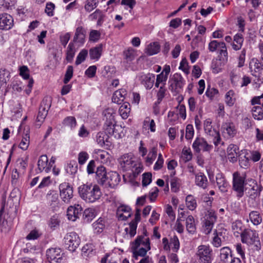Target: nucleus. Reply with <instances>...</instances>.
I'll use <instances>...</instances> for the list:
<instances>
[{
    "label": "nucleus",
    "instance_id": "obj_1",
    "mask_svg": "<svg viewBox=\"0 0 263 263\" xmlns=\"http://www.w3.org/2000/svg\"><path fill=\"white\" fill-rule=\"evenodd\" d=\"M78 193L81 198L88 203H93L98 200L102 195L99 186L91 183L80 185L78 187Z\"/></svg>",
    "mask_w": 263,
    "mask_h": 263
},
{
    "label": "nucleus",
    "instance_id": "obj_2",
    "mask_svg": "<svg viewBox=\"0 0 263 263\" xmlns=\"http://www.w3.org/2000/svg\"><path fill=\"white\" fill-rule=\"evenodd\" d=\"M248 179L245 173H240L236 171L232 175V190L236 193L238 199L244 196L245 187L247 184Z\"/></svg>",
    "mask_w": 263,
    "mask_h": 263
},
{
    "label": "nucleus",
    "instance_id": "obj_3",
    "mask_svg": "<svg viewBox=\"0 0 263 263\" xmlns=\"http://www.w3.org/2000/svg\"><path fill=\"white\" fill-rule=\"evenodd\" d=\"M131 249L134 256H144L151 249L149 238L146 236H139L132 242Z\"/></svg>",
    "mask_w": 263,
    "mask_h": 263
},
{
    "label": "nucleus",
    "instance_id": "obj_4",
    "mask_svg": "<svg viewBox=\"0 0 263 263\" xmlns=\"http://www.w3.org/2000/svg\"><path fill=\"white\" fill-rule=\"evenodd\" d=\"M241 241L242 243L249 246L254 245V249L259 251L261 249V244L257 232L251 229H246L240 235Z\"/></svg>",
    "mask_w": 263,
    "mask_h": 263
},
{
    "label": "nucleus",
    "instance_id": "obj_5",
    "mask_svg": "<svg viewBox=\"0 0 263 263\" xmlns=\"http://www.w3.org/2000/svg\"><path fill=\"white\" fill-rule=\"evenodd\" d=\"M164 68L163 69L161 73L157 76L156 81L155 83V87L159 88V89L157 92L158 100L155 103L154 106V112L157 115L159 114L160 110L158 105L160 103L163 98L164 97V76L163 72Z\"/></svg>",
    "mask_w": 263,
    "mask_h": 263
},
{
    "label": "nucleus",
    "instance_id": "obj_6",
    "mask_svg": "<svg viewBox=\"0 0 263 263\" xmlns=\"http://www.w3.org/2000/svg\"><path fill=\"white\" fill-rule=\"evenodd\" d=\"M196 255L199 263H212L213 259V250L209 246H199Z\"/></svg>",
    "mask_w": 263,
    "mask_h": 263
},
{
    "label": "nucleus",
    "instance_id": "obj_7",
    "mask_svg": "<svg viewBox=\"0 0 263 263\" xmlns=\"http://www.w3.org/2000/svg\"><path fill=\"white\" fill-rule=\"evenodd\" d=\"M20 199L18 189H14L11 192L7 203L5 205L8 211V214H10L12 217H14L16 215L17 206L19 203Z\"/></svg>",
    "mask_w": 263,
    "mask_h": 263
},
{
    "label": "nucleus",
    "instance_id": "obj_8",
    "mask_svg": "<svg viewBox=\"0 0 263 263\" xmlns=\"http://www.w3.org/2000/svg\"><path fill=\"white\" fill-rule=\"evenodd\" d=\"M185 84V80L181 74L175 73L171 76L168 81V88L173 92L180 93Z\"/></svg>",
    "mask_w": 263,
    "mask_h": 263
},
{
    "label": "nucleus",
    "instance_id": "obj_9",
    "mask_svg": "<svg viewBox=\"0 0 263 263\" xmlns=\"http://www.w3.org/2000/svg\"><path fill=\"white\" fill-rule=\"evenodd\" d=\"M204 218L202 224L203 232L205 234H209L211 232L217 217L215 212L210 210L208 211Z\"/></svg>",
    "mask_w": 263,
    "mask_h": 263
},
{
    "label": "nucleus",
    "instance_id": "obj_10",
    "mask_svg": "<svg viewBox=\"0 0 263 263\" xmlns=\"http://www.w3.org/2000/svg\"><path fill=\"white\" fill-rule=\"evenodd\" d=\"M65 247L69 251L73 252L80 243V239L75 232L67 233L64 238Z\"/></svg>",
    "mask_w": 263,
    "mask_h": 263
},
{
    "label": "nucleus",
    "instance_id": "obj_11",
    "mask_svg": "<svg viewBox=\"0 0 263 263\" xmlns=\"http://www.w3.org/2000/svg\"><path fill=\"white\" fill-rule=\"evenodd\" d=\"M248 182L250 183V189L247 192V196L252 200H255L260 197L263 187L260 184H258L255 179H248Z\"/></svg>",
    "mask_w": 263,
    "mask_h": 263
},
{
    "label": "nucleus",
    "instance_id": "obj_12",
    "mask_svg": "<svg viewBox=\"0 0 263 263\" xmlns=\"http://www.w3.org/2000/svg\"><path fill=\"white\" fill-rule=\"evenodd\" d=\"M120 166L124 172L130 171L136 165V161L132 157V155L128 154H124L118 159Z\"/></svg>",
    "mask_w": 263,
    "mask_h": 263
},
{
    "label": "nucleus",
    "instance_id": "obj_13",
    "mask_svg": "<svg viewBox=\"0 0 263 263\" xmlns=\"http://www.w3.org/2000/svg\"><path fill=\"white\" fill-rule=\"evenodd\" d=\"M192 147L195 153H199L201 151L210 152L213 146L209 144L204 138L197 137L193 142Z\"/></svg>",
    "mask_w": 263,
    "mask_h": 263
},
{
    "label": "nucleus",
    "instance_id": "obj_14",
    "mask_svg": "<svg viewBox=\"0 0 263 263\" xmlns=\"http://www.w3.org/2000/svg\"><path fill=\"white\" fill-rule=\"evenodd\" d=\"M60 197L62 200L66 203H69L73 197V190L69 184L64 182L59 185Z\"/></svg>",
    "mask_w": 263,
    "mask_h": 263
},
{
    "label": "nucleus",
    "instance_id": "obj_15",
    "mask_svg": "<svg viewBox=\"0 0 263 263\" xmlns=\"http://www.w3.org/2000/svg\"><path fill=\"white\" fill-rule=\"evenodd\" d=\"M46 256L50 263L61 262L63 259L62 251L60 248L48 249L46 251Z\"/></svg>",
    "mask_w": 263,
    "mask_h": 263
},
{
    "label": "nucleus",
    "instance_id": "obj_16",
    "mask_svg": "<svg viewBox=\"0 0 263 263\" xmlns=\"http://www.w3.org/2000/svg\"><path fill=\"white\" fill-rule=\"evenodd\" d=\"M221 129L222 136L226 139L233 138L237 134V129L232 122H226L223 124Z\"/></svg>",
    "mask_w": 263,
    "mask_h": 263
},
{
    "label": "nucleus",
    "instance_id": "obj_17",
    "mask_svg": "<svg viewBox=\"0 0 263 263\" xmlns=\"http://www.w3.org/2000/svg\"><path fill=\"white\" fill-rule=\"evenodd\" d=\"M180 247L178 236L175 234L168 239L165 238V250H169L173 252L177 253Z\"/></svg>",
    "mask_w": 263,
    "mask_h": 263
},
{
    "label": "nucleus",
    "instance_id": "obj_18",
    "mask_svg": "<svg viewBox=\"0 0 263 263\" xmlns=\"http://www.w3.org/2000/svg\"><path fill=\"white\" fill-rule=\"evenodd\" d=\"M217 185L221 193H226L230 188V185L225 176L222 173H218L216 176Z\"/></svg>",
    "mask_w": 263,
    "mask_h": 263
},
{
    "label": "nucleus",
    "instance_id": "obj_19",
    "mask_svg": "<svg viewBox=\"0 0 263 263\" xmlns=\"http://www.w3.org/2000/svg\"><path fill=\"white\" fill-rule=\"evenodd\" d=\"M12 17L7 13L0 14V29L9 30L13 26Z\"/></svg>",
    "mask_w": 263,
    "mask_h": 263
},
{
    "label": "nucleus",
    "instance_id": "obj_20",
    "mask_svg": "<svg viewBox=\"0 0 263 263\" xmlns=\"http://www.w3.org/2000/svg\"><path fill=\"white\" fill-rule=\"evenodd\" d=\"M252 65L254 67V71L251 70L252 72V74L254 76L256 77L255 73L259 72L261 70H263V54L261 55L259 58H253L251 59L250 62V68H252Z\"/></svg>",
    "mask_w": 263,
    "mask_h": 263
},
{
    "label": "nucleus",
    "instance_id": "obj_21",
    "mask_svg": "<svg viewBox=\"0 0 263 263\" xmlns=\"http://www.w3.org/2000/svg\"><path fill=\"white\" fill-rule=\"evenodd\" d=\"M108 181L106 182L105 187L114 188L121 180L119 174L116 172L110 171L108 173Z\"/></svg>",
    "mask_w": 263,
    "mask_h": 263
},
{
    "label": "nucleus",
    "instance_id": "obj_22",
    "mask_svg": "<svg viewBox=\"0 0 263 263\" xmlns=\"http://www.w3.org/2000/svg\"><path fill=\"white\" fill-rule=\"evenodd\" d=\"M81 211L82 208L79 204L74 206H69L67 211L68 219L73 221H76L77 218H79V216L81 214Z\"/></svg>",
    "mask_w": 263,
    "mask_h": 263
},
{
    "label": "nucleus",
    "instance_id": "obj_23",
    "mask_svg": "<svg viewBox=\"0 0 263 263\" xmlns=\"http://www.w3.org/2000/svg\"><path fill=\"white\" fill-rule=\"evenodd\" d=\"M227 155L228 158L231 162H235L237 160V158L239 157V147L237 145L231 144L227 148Z\"/></svg>",
    "mask_w": 263,
    "mask_h": 263
},
{
    "label": "nucleus",
    "instance_id": "obj_24",
    "mask_svg": "<svg viewBox=\"0 0 263 263\" xmlns=\"http://www.w3.org/2000/svg\"><path fill=\"white\" fill-rule=\"evenodd\" d=\"M231 249L228 247H224L220 250L219 258L222 263H229L233 258Z\"/></svg>",
    "mask_w": 263,
    "mask_h": 263
},
{
    "label": "nucleus",
    "instance_id": "obj_25",
    "mask_svg": "<svg viewBox=\"0 0 263 263\" xmlns=\"http://www.w3.org/2000/svg\"><path fill=\"white\" fill-rule=\"evenodd\" d=\"M96 179L99 184L104 186L105 187L106 176H108V173L106 172L104 166H100L97 167L96 172Z\"/></svg>",
    "mask_w": 263,
    "mask_h": 263
},
{
    "label": "nucleus",
    "instance_id": "obj_26",
    "mask_svg": "<svg viewBox=\"0 0 263 263\" xmlns=\"http://www.w3.org/2000/svg\"><path fill=\"white\" fill-rule=\"evenodd\" d=\"M195 183L198 187L205 189L208 186V181L206 176L202 172H199L195 174Z\"/></svg>",
    "mask_w": 263,
    "mask_h": 263
},
{
    "label": "nucleus",
    "instance_id": "obj_27",
    "mask_svg": "<svg viewBox=\"0 0 263 263\" xmlns=\"http://www.w3.org/2000/svg\"><path fill=\"white\" fill-rule=\"evenodd\" d=\"M86 32V30L82 26L77 28L72 42L78 43L80 46L82 45L85 42Z\"/></svg>",
    "mask_w": 263,
    "mask_h": 263
},
{
    "label": "nucleus",
    "instance_id": "obj_28",
    "mask_svg": "<svg viewBox=\"0 0 263 263\" xmlns=\"http://www.w3.org/2000/svg\"><path fill=\"white\" fill-rule=\"evenodd\" d=\"M250 158L249 152L247 149L241 151V154L239 155V163L241 167L247 168L250 166Z\"/></svg>",
    "mask_w": 263,
    "mask_h": 263
},
{
    "label": "nucleus",
    "instance_id": "obj_29",
    "mask_svg": "<svg viewBox=\"0 0 263 263\" xmlns=\"http://www.w3.org/2000/svg\"><path fill=\"white\" fill-rule=\"evenodd\" d=\"M237 94L233 89L228 91L224 96V102L227 106L232 107L236 102Z\"/></svg>",
    "mask_w": 263,
    "mask_h": 263
},
{
    "label": "nucleus",
    "instance_id": "obj_30",
    "mask_svg": "<svg viewBox=\"0 0 263 263\" xmlns=\"http://www.w3.org/2000/svg\"><path fill=\"white\" fill-rule=\"evenodd\" d=\"M250 221L254 226H258L262 222V217L257 211H251L249 214V219L247 222Z\"/></svg>",
    "mask_w": 263,
    "mask_h": 263
},
{
    "label": "nucleus",
    "instance_id": "obj_31",
    "mask_svg": "<svg viewBox=\"0 0 263 263\" xmlns=\"http://www.w3.org/2000/svg\"><path fill=\"white\" fill-rule=\"evenodd\" d=\"M48 162V159L46 155H43L40 157L37 162V166L41 172L44 170L46 173H48L50 171Z\"/></svg>",
    "mask_w": 263,
    "mask_h": 263
},
{
    "label": "nucleus",
    "instance_id": "obj_32",
    "mask_svg": "<svg viewBox=\"0 0 263 263\" xmlns=\"http://www.w3.org/2000/svg\"><path fill=\"white\" fill-rule=\"evenodd\" d=\"M155 79V75L151 73L141 76V82L146 89H151L152 87Z\"/></svg>",
    "mask_w": 263,
    "mask_h": 263
},
{
    "label": "nucleus",
    "instance_id": "obj_33",
    "mask_svg": "<svg viewBox=\"0 0 263 263\" xmlns=\"http://www.w3.org/2000/svg\"><path fill=\"white\" fill-rule=\"evenodd\" d=\"M213 235L214 236L211 241L212 245L214 247H220L222 243V238L224 239V236L222 231L215 230L214 231Z\"/></svg>",
    "mask_w": 263,
    "mask_h": 263
},
{
    "label": "nucleus",
    "instance_id": "obj_34",
    "mask_svg": "<svg viewBox=\"0 0 263 263\" xmlns=\"http://www.w3.org/2000/svg\"><path fill=\"white\" fill-rule=\"evenodd\" d=\"M96 213L94 209L88 208L83 213V220L85 223H89L96 217Z\"/></svg>",
    "mask_w": 263,
    "mask_h": 263
},
{
    "label": "nucleus",
    "instance_id": "obj_35",
    "mask_svg": "<svg viewBox=\"0 0 263 263\" xmlns=\"http://www.w3.org/2000/svg\"><path fill=\"white\" fill-rule=\"evenodd\" d=\"M233 39L234 41L232 44V48L235 51L240 50L242 47L244 41L242 34L238 33L234 36Z\"/></svg>",
    "mask_w": 263,
    "mask_h": 263
},
{
    "label": "nucleus",
    "instance_id": "obj_36",
    "mask_svg": "<svg viewBox=\"0 0 263 263\" xmlns=\"http://www.w3.org/2000/svg\"><path fill=\"white\" fill-rule=\"evenodd\" d=\"M76 51L77 49L75 47L74 43L71 42L68 44L66 52V60L68 62H72Z\"/></svg>",
    "mask_w": 263,
    "mask_h": 263
},
{
    "label": "nucleus",
    "instance_id": "obj_37",
    "mask_svg": "<svg viewBox=\"0 0 263 263\" xmlns=\"http://www.w3.org/2000/svg\"><path fill=\"white\" fill-rule=\"evenodd\" d=\"M103 48L102 44H99L97 46L91 48L89 50V55L91 59L98 60L101 55Z\"/></svg>",
    "mask_w": 263,
    "mask_h": 263
},
{
    "label": "nucleus",
    "instance_id": "obj_38",
    "mask_svg": "<svg viewBox=\"0 0 263 263\" xmlns=\"http://www.w3.org/2000/svg\"><path fill=\"white\" fill-rule=\"evenodd\" d=\"M186 229L189 233L194 234L196 230L195 219L193 216L189 215L186 218Z\"/></svg>",
    "mask_w": 263,
    "mask_h": 263
},
{
    "label": "nucleus",
    "instance_id": "obj_39",
    "mask_svg": "<svg viewBox=\"0 0 263 263\" xmlns=\"http://www.w3.org/2000/svg\"><path fill=\"white\" fill-rule=\"evenodd\" d=\"M126 91L123 89L116 91L112 97V101L117 104H121L124 100Z\"/></svg>",
    "mask_w": 263,
    "mask_h": 263
},
{
    "label": "nucleus",
    "instance_id": "obj_40",
    "mask_svg": "<svg viewBox=\"0 0 263 263\" xmlns=\"http://www.w3.org/2000/svg\"><path fill=\"white\" fill-rule=\"evenodd\" d=\"M185 204L189 210L191 211L195 210L197 206L196 198L192 195H187L185 198Z\"/></svg>",
    "mask_w": 263,
    "mask_h": 263
},
{
    "label": "nucleus",
    "instance_id": "obj_41",
    "mask_svg": "<svg viewBox=\"0 0 263 263\" xmlns=\"http://www.w3.org/2000/svg\"><path fill=\"white\" fill-rule=\"evenodd\" d=\"M232 230L234 231V234L237 233L241 235V234L243 233L245 229V225L240 220H236L232 223Z\"/></svg>",
    "mask_w": 263,
    "mask_h": 263
},
{
    "label": "nucleus",
    "instance_id": "obj_42",
    "mask_svg": "<svg viewBox=\"0 0 263 263\" xmlns=\"http://www.w3.org/2000/svg\"><path fill=\"white\" fill-rule=\"evenodd\" d=\"M160 50V46L157 42L149 44L145 49V53L148 55L157 53Z\"/></svg>",
    "mask_w": 263,
    "mask_h": 263
},
{
    "label": "nucleus",
    "instance_id": "obj_43",
    "mask_svg": "<svg viewBox=\"0 0 263 263\" xmlns=\"http://www.w3.org/2000/svg\"><path fill=\"white\" fill-rule=\"evenodd\" d=\"M204 129L205 133L209 136H213L217 132L212 125V121L210 119H206L204 122Z\"/></svg>",
    "mask_w": 263,
    "mask_h": 263
},
{
    "label": "nucleus",
    "instance_id": "obj_44",
    "mask_svg": "<svg viewBox=\"0 0 263 263\" xmlns=\"http://www.w3.org/2000/svg\"><path fill=\"white\" fill-rule=\"evenodd\" d=\"M170 185L171 189L173 192L177 193L179 191V189L181 185V180L174 176L170 177Z\"/></svg>",
    "mask_w": 263,
    "mask_h": 263
},
{
    "label": "nucleus",
    "instance_id": "obj_45",
    "mask_svg": "<svg viewBox=\"0 0 263 263\" xmlns=\"http://www.w3.org/2000/svg\"><path fill=\"white\" fill-rule=\"evenodd\" d=\"M130 111V104L125 102L119 108V112L123 119H127Z\"/></svg>",
    "mask_w": 263,
    "mask_h": 263
},
{
    "label": "nucleus",
    "instance_id": "obj_46",
    "mask_svg": "<svg viewBox=\"0 0 263 263\" xmlns=\"http://www.w3.org/2000/svg\"><path fill=\"white\" fill-rule=\"evenodd\" d=\"M252 116L254 119L261 120L263 119V110L257 106H254L252 109Z\"/></svg>",
    "mask_w": 263,
    "mask_h": 263
},
{
    "label": "nucleus",
    "instance_id": "obj_47",
    "mask_svg": "<svg viewBox=\"0 0 263 263\" xmlns=\"http://www.w3.org/2000/svg\"><path fill=\"white\" fill-rule=\"evenodd\" d=\"M92 226L95 233L97 234L102 232L105 227L103 220L101 218H99L97 221L94 222Z\"/></svg>",
    "mask_w": 263,
    "mask_h": 263
},
{
    "label": "nucleus",
    "instance_id": "obj_48",
    "mask_svg": "<svg viewBox=\"0 0 263 263\" xmlns=\"http://www.w3.org/2000/svg\"><path fill=\"white\" fill-rule=\"evenodd\" d=\"M236 251L238 255L241 258L242 260L246 261V248L241 243H237L235 246Z\"/></svg>",
    "mask_w": 263,
    "mask_h": 263
},
{
    "label": "nucleus",
    "instance_id": "obj_49",
    "mask_svg": "<svg viewBox=\"0 0 263 263\" xmlns=\"http://www.w3.org/2000/svg\"><path fill=\"white\" fill-rule=\"evenodd\" d=\"M193 155L190 148L184 147L182 149L181 158L184 162H187L192 159Z\"/></svg>",
    "mask_w": 263,
    "mask_h": 263
},
{
    "label": "nucleus",
    "instance_id": "obj_50",
    "mask_svg": "<svg viewBox=\"0 0 263 263\" xmlns=\"http://www.w3.org/2000/svg\"><path fill=\"white\" fill-rule=\"evenodd\" d=\"M222 65L221 62V59H216L213 60L211 67L214 73H218L222 71Z\"/></svg>",
    "mask_w": 263,
    "mask_h": 263
},
{
    "label": "nucleus",
    "instance_id": "obj_51",
    "mask_svg": "<svg viewBox=\"0 0 263 263\" xmlns=\"http://www.w3.org/2000/svg\"><path fill=\"white\" fill-rule=\"evenodd\" d=\"M157 156V148L153 147L150 150L147 157L146 158V163L147 165L152 164L154 160L156 159Z\"/></svg>",
    "mask_w": 263,
    "mask_h": 263
},
{
    "label": "nucleus",
    "instance_id": "obj_52",
    "mask_svg": "<svg viewBox=\"0 0 263 263\" xmlns=\"http://www.w3.org/2000/svg\"><path fill=\"white\" fill-rule=\"evenodd\" d=\"M10 72L5 68L0 69V81L4 84H6L10 78Z\"/></svg>",
    "mask_w": 263,
    "mask_h": 263
},
{
    "label": "nucleus",
    "instance_id": "obj_53",
    "mask_svg": "<svg viewBox=\"0 0 263 263\" xmlns=\"http://www.w3.org/2000/svg\"><path fill=\"white\" fill-rule=\"evenodd\" d=\"M5 204L2 205L0 210V227L1 230H6L7 226V221L5 219V216L4 215Z\"/></svg>",
    "mask_w": 263,
    "mask_h": 263
},
{
    "label": "nucleus",
    "instance_id": "obj_54",
    "mask_svg": "<svg viewBox=\"0 0 263 263\" xmlns=\"http://www.w3.org/2000/svg\"><path fill=\"white\" fill-rule=\"evenodd\" d=\"M249 157L250 160H252L253 162H256L260 160L261 154L258 150L250 151L249 152Z\"/></svg>",
    "mask_w": 263,
    "mask_h": 263
},
{
    "label": "nucleus",
    "instance_id": "obj_55",
    "mask_svg": "<svg viewBox=\"0 0 263 263\" xmlns=\"http://www.w3.org/2000/svg\"><path fill=\"white\" fill-rule=\"evenodd\" d=\"M178 163L176 160L174 159L171 160L167 163V167L168 170L170 171V177H172L175 175L176 171L175 168L177 166Z\"/></svg>",
    "mask_w": 263,
    "mask_h": 263
},
{
    "label": "nucleus",
    "instance_id": "obj_56",
    "mask_svg": "<svg viewBox=\"0 0 263 263\" xmlns=\"http://www.w3.org/2000/svg\"><path fill=\"white\" fill-rule=\"evenodd\" d=\"M63 124L65 126L70 127L71 129H72L75 127L77 124L76 118L71 116L67 117L63 120Z\"/></svg>",
    "mask_w": 263,
    "mask_h": 263
},
{
    "label": "nucleus",
    "instance_id": "obj_57",
    "mask_svg": "<svg viewBox=\"0 0 263 263\" xmlns=\"http://www.w3.org/2000/svg\"><path fill=\"white\" fill-rule=\"evenodd\" d=\"M219 49V55H218L219 59H221V60H222L223 61L227 60L228 51L226 46V44L224 43H221V48Z\"/></svg>",
    "mask_w": 263,
    "mask_h": 263
},
{
    "label": "nucleus",
    "instance_id": "obj_58",
    "mask_svg": "<svg viewBox=\"0 0 263 263\" xmlns=\"http://www.w3.org/2000/svg\"><path fill=\"white\" fill-rule=\"evenodd\" d=\"M223 42H218L216 40L211 41L208 45V49L210 52H215L218 48H221V43Z\"/></svg>",
    "mask_w": 263,
    "mask_h": 263
},
{
    "label": "nucleus",
    "instance_id": "obj_59",
    "mask_svg": "<svg viewBox=\"0 0 263 263\" xmlns=\"http://www.w3.org/2000/svg\"><path fill=\"white\" fill-rule=\"evenodd\" d=\"M178 113L175 111H170L167 115V120L171 124H175L178 120Z\"/></svg>",
    "mask_w": 263,
    "mask_h": 263
},
{
    "label": "nucleus",
    "instance_id": "obj_60",
    "mask_svg": "<svg viewBox=\"0 0 263 263\" xmlns=\"http://www.w3.org/2000/svg\"><path fill=\"white\" fill-rule=\"evenodd\" d=\"M51 97L50 96H46L43 98L40 107L45 108V109L48 110L51 107Z\"/></svg>",
    "mask_w": 263,
    "mask_h": 263
},
{
    "label": "nucleus",
    "instance_id": "obj_61",
    "mask_svg": "<svg viewBox=\"0 0 263 263\" xmlns=\"http://www.w3.org/2000/svg\"><path fill=\"white\" fill-rule=\"evenodd\" d=\"M88 51L87 50L83 49L81 50L77 57L75 62L76 65H78L82 63L85 60Z\"/></svg>",
    "mask_w": 263,
    "mask_h": 263
},
{
    "label": "nucleus",
    "instance_id": "obj_62",
    "mask_svg": "<svg viewBox=\"0 0 263 263\" xmlns=\"http://www.w3.org/2000/svg\"><path fill=\"white\" fill-rule=\"evenodd\" d=\"M176 108L177 110L176 111L178 113L179 116L183 120L185 119L186 117V113L185 105L183 104H180V102H179V104Z\"/></svg>",
    "mask_w": 263,
    "mask_h": 263
},
{
    "label": "nucleus",
    "instance_id": "obj_63",
    "mask_svg": "<svg viewBox=\"0 0 263 263\" xmlns=\"http://www.w3.org/2000/svg\"><path fill=\"white\" fill-rule=\"evenodd\" d=\"M246 55V49L243 48L241 51L238 57V65L237 66L239 68L242 67L245 65Z\"/></svg>",
    "mask_w": 263,
    "mask_h": 263
},
{
    "label": "nucleus",
    "instance_id": "obj_64",
    "mask_svg": "<svg viewBox=\"0 0 263 263\" xmlns=\"http://www.w3.org/2000/svg\"><path fill=\"white\" fill-rule=\"evenodd\" d=\"M60 220L57 215H53L49 220L48 225L52 229H55L59 226Z\"/></svg>",
    "mask_w": 263,
    "mask_h": 263
}]
</instances>
